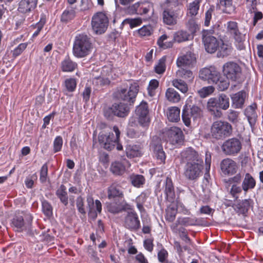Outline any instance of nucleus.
I'll return each mask as SVG.
<instances>
[{
	"label": "nucleus",
	"mask_w": 263,
	"mask_h": 263,
	"mask_svg": "<svg viewBox=\"0 0 263 263\" xmlns=\"http://www.w3.org/2000/svg\"><path fill=\"white\" fill-rule=\"evenodd\" d=\"M165 97L168 101L173 103H178L180 100V95L173 88H168L166 89Z\"/></svg>",
	"instance_id": "38"
},
{
	"label": "nucleus",
	"mask_w": 263,
	"mask_h": 263,
	"mask_svg": "<svg viewBox=\"0 0 263 263\" xmlns=\"http://www.w3.org/2000/svg\"><path fill=\"white\" fill-rule=\"evenodd\" d=\"M153 33V29L151 25H144L135 32V33L140 37L149 36Z\"/></svg>",
	"instance_id": "45"
},
{
	"label": "nucleus",
	"mask_w": 263,
	"mask_h": 263,
	"mask_svg": "<svg viewBox=\"0 0 263 263\" xmlns=\"http://www.w3.org/2000/svg\"><path fill=\"white\" fill-rule=\"evenodd\" d=\"M139 85L137 82H134L130 84L129 89L119 88L116 92V97L130 105L133 104L135 101L136 96L139 92Z\"/></svg>",
	"instance_id": "7"
},
{
	"label": "nucleus",
	"mask_w": 263,
	"mask_h": 263,
	"mask_svg": "<svg viewBox=\"0 0 263 263\" xmlns=\"http://www.w3.org/2000/svg\"><path fill=\"white\" fill-rule=\"evenodd\" d=\"M143 23V20L141 17H136V18H127L125 19L122 24H128L131 29L134 28L135 27L140 26L142 25Z\"/></svg>",
	"instance_id": "54"
},
{
	"label": "nucleus",
	"mask_w": 263,
	"mask_h": 263,
	"mask_svg": "<svg viewBox=\"0 0 263 263\" xmlns=\"http://www.w3.org/2000/svg\"><path fill=\"white\" fill-rule=\"evenodd\" d=\"M165 212V220L170 222H173L177 213V208L175 206L170 205L166 208Z\"/></svg>",
	"instance_id": "49"
},
{
	"label": "nucleus",
	"mask_w": 263,
	"mask_h": 263,
	"mask_svg": "<svg viewBox=\"0 0 263 263\" xmlns=\"http://www.w3.org/2000/svg\"><path fill=\"white\" fill-rule=\"evenodd\" d=\"M37 0H21L18 4V11L22 13L31 11L36 7Z\"/></svg>",
	"instance_id": "29"
},
{
	"label": "nucleus",
	"mask_w": 263,
	"mask_h": 263,
	"mask_svg": "<svg viewBox=\"0 0 263 263\" xmlns=\"http://www.w3.org/2000/svg\"><path fill=\"white\" fill-rule=\"evenodd\" d=\"M220 167L222 173L227 176H232L235 174L238 168L237 163L229 158L222 160L220 163Z\"/></svg>",
	"instance_id": "20"
},
{
	"label": "nucleus",
	"mask_w": 263,
	"mask_h": 263,
	"mask_svg": "<svg viewBox=\"0 0 263 263\" xmlns=\"http://www.w3.org/2000/svg\"><path fill=\"white\" fill-rule=\"evenodd\" d=\"M176 230L175 231L173 229H171L174 234H178L181 239L184 241L185 243L189 245L192 244V240L189 236L187 230L184 227H181L179 228L178 227H176Z\"/></svg>",
	"instance_id": "36"
},
{
	"label": "nucleus",
	"mask_w": 263,
	"mask_h": 263,
	"mask_svg": "<svg viewBox=\"0 0 263 263\" xmlns=\"http://www.w3.org/2000/svg\"><path fill=\"white\" fill-rule=\"evenodd\" d=\"M129 108L126 104L123 103H115L111 106L104 107L103 114L108 120H112L114 117L125 118L128 116Z\"/></svg>",
	"instance_id": "4"
},
{
	"label": "nucleus",
	"mask_w": 263,
	"mask_h": 263,
	"mask_svg": "<svg viewBox=\"0 0 263 263\" xmlns=\"http://www.w3.org/2000/svg\"><path fill=\"white\" fill-rule=\"evenodd\" d=\"M126 156L129 158L142 156V148L139 145L128 144L125 148Z\"/></svg>",
	"instance_id": "31"
},
{
	"label": "nucleus",
	"mask_w": 263,
	"mask_h": 263,
	"mask_svg": "<svg viewBox=\"0 0 263 263\" xmlns=\"http://www.w3.org/2000/svg\"><path fill=\"white\" fill-rule=\"evenodd\" d=\"M168 37V36L166 34H163L158 39L157 45L160 49H166L173 47L174 41H173V40L165 42Z\"/></svg>",
	"instance_id": "39"
},
{
	"label": "nucleus",
	"mask_w": 263,
	"mask_h": 263,
	"mask_svg": "<svg viewBox=\"0 0 263 263\" xmlns=\"http://www.w3.org/2000/svg\"><path fill=\"white\" fill-rule=\"evenodd\" d=\"M93 85L98 87H102L108 85L110 84V80L108 78L101 76L95 77L92 81Z\"/></svg>",
	"instance_id": "59"
},
{
	"label": "nucleus",
	"mask_w": 263,
	"mask_h": 263,
	"mask_svg": "<svg viewBox=\"0 0 263 263\" xmlns=\"http://www.w3.org/2000/svg\"><path fill=\"white\" fill-rule=\"evenodd\" d=\"M179 158L181 164H184L183 175L189 181H196L202 175L203 169V158L192 147H187L180 153Z\"/></svg>",
	"instance_id": "1"
},
{
	"label": "nucleus",
	"mask_w": 263,
	"mask_h": 263,
	"mask_svg": "<svg viewBox=\"0 0 263 263\" xmlns=\"http://www.w3.org/2000/svg\"><path fill=\"white\" fill-rule=\"evenodd\" d=\"M109 23L108 18L103 12L95 13L91 20V26L96 34H102L106 30Z\"/></svg>",
	"instance_id": "9"
},
{
	"label": "nucleus",
	"mask_w": 263,
	"mask_h": 263,
	"mask_svg": "<svg viewBox=\"0 0 263 263\" xmlns=\"http://www.w3.org/2000/svg\"><path fill=\"white\" fill-rule=\"evenodd\" d=\"M163 187L165 199L170 202H174L175 199V193L174 184L171 177H166L164 182Z\"/></svg>",
	"instance_id": "23"
},
{
	"label": "nucleus",
	"mask_w": 263,
	"mask_h": 263,
	"mask_svg": "<svg viewBox=\"0 0 263 263\" xmlns=\"http://www.w3.org/2000/svg\"><path fill=\"white\" fill-rule=\"evenodd\" d=\"M191 34L186 30H179L173 34V41L174 43H182L190 40Z\"/></svg>",
	"instance_id": "35"
},
{
	"label": "nucleus",
	"mask_w": 263,
	"mask_h": 263,
	"mask_svg": "<svg viewBox=\"0 0 263 263\" xmlns=\"http://www.w3.org/2000/svg\"><path fill=\"white\" fill-rule=\"evenodd\" d=\"M177 74L178 76L189 82L193 81L194 78L193 72L191 70L183 68H181L180 69L178 70L177 72Z\"/></svg>",
	"instance_id": "52"
},
{
	"label": "nucleus",
	"mask_w": 263,
	"mask_h": 263,
	"mask_svg": "<svg viewBox=\"0 0 263 263\" xmlns=\"http://www.w3.org/2000/svg\"><path fill=\"white\" fill-rule=\"evenodd\" d=\"M153 8V4L148 1L138 2L124 8V12L128 15L147 14Z\"/></svg>",
	"instance_id": "10"
},
{
	"label": "nucleus",
	"mask_w": 263,
	"mask_h": 263,
	"mask_svg": "<svg viewBox=\"0 0 263 263\" xmlns=\"http://www.w3.org/2000/svg\"><path fill=\"white\" fill-rule=\"evenodd\" d=\"M107 198L109 200H120L124 197V193L121 185L117 182L112 183L107 190Z\"/></svg>",
	"instance_id": "22"
},
{
	"label": "nucleus",
	"mask_w": 263,
	"mask_h": 263,
	"mask_svg": "<svg viewBox=\"0 0 263 263\" xmlns=\"http://www.w3.org/2000/svg\"><path fill=\"white\" fill-rule=\"evenodd\" d=\"M256 108L257 104L254 103L247 107L245 110V115L251 125L254 124L256 122L257 118Z\"/></svg>",
	"instance_id": "32"
},
{
	"label": "nucleus",
	"mask_w": 263,
	"mask_h": 263,
	"mask_svg": "<svg viewBox=\"0 0 263 263\" xmlns=\"http://www.w3.org/2000/svg\"><path fill=\"white\" fill-rule=\"evenodd\" d=\"M63 143V138L61 136H58L55 138L53 143V152L54 153H58L61 151Z\"/></svg>",
	"instance_id": "61"
},
{
	"label": "nucleus",
	"mask_w": 263,
	"mask_h": 263,
	"mask_svg": "<svg viewBox=\"0 0 263 263\" xmlns=\"http://www.w3.org/2000/svg\"><path fill=\"white\" fill-rule=\"evenodd\" d=\"M65 84L67 90L69 92L73 91L77 86L76 80L74 78L67 79L65 81Z\"/></svg>",
	"instance_id": "64"
},
{
	"label": "nucleus",
	"mask_w": 263,
	"mask_h": 263,
	"mask_svg": "<svg viewBox=\"0 0 263 263\" xmlns=\"http://www.w3.org/2000/svg\"><path fill=\"white\" fill-rule=\"evenodd\" d=\"M167 141L172 145H181L184 142V135L181 129L176 126L168 129L165 133Z\"/></svg>",
	"instance_id": "15"
},
{
	"label": "nucleus",
	"mask_w": 263,
	"mask_h": 263,
	"mask_svg": "<svg viewBox=\"0 0 263 263\" xmlns=\"http://www.w3.org/2000/svg\"><path fill=\"white\" fill-rule=\"evenodd\" d=\"M124 226L131 231H136L140 228V221L135 211L127 212L124 218Z\"/></svg>",
	"instance_id": "19"
},
{
	"label": "nucleus",
	"mask_w": 263,
	"mask_h": 263,
	"mask_svg": "<svg viewBox=\"0 0 263 263\" xmlns=\"http://www.w3.org/2000/svg\"><path fill=\"white\" fill-rule=\"evenodd\" d=\"M93 49V43L90 35L85 33L77 34L74 39L72 52L78 58H83L89 55Z\"/></svg>",
	"instance_id": "2"
},
{
	"label": "nucleus",
	"mask_w": 263,
	"mask_h": 263,
	"mask_svg": "<svg viewBox=\"0 0 263 263\" xmlns=\"http://www.w3.org/2000/svg\"><path fill=\"white\" fill-rule=\"evenodd\" d=\"M113 130L115 133V136L113 133L108 134L100 133L98 136L99 144L107 151L113 149L120 138V132L118 126H114Z\"/></svg>",
	"instance_id": "6"
},
{
	"label": "nucleus",
	"mask_w": 263,
	"mask_h": 263,
	"mask_svg": "<svg viewBox=\"0 0 263 263\" xmlns=\"http://www.w3.org/2000/svg\"><path fill=\"white\" fill-rule=\"evenodd\" d=\"M219 81L217 83H214V84L217 85V89L219 91H224L227 89L229 86V82L227 78L226 79L222 78L221 75L220 76Z\"/></svg>",
	"instance_id": "60"
},
{
	"label": "nucleus",
	"mask_w": 263,
	"mask_h": 263,
	"mask_svg": "<svg viewBox=\"0 0 263 263\" xmlns=\"http://www.w3.org/2000/svg\"><path fill=\"white\" fill-rule=\"evenodd\" d=\"M28 45V43H21L13 50H11V53L12 54V59H15L17 57L20 56L26 49Z\"/></svg>",
	"instance_id": "55"
},
{
	"label": "nucleus",
	"mask_w": 263,
	"mask_h": 263,
	"mask_svg": "<svg viewBox=\"0 0 263 263\" xmlns=\"http://www.w3.org/2000/svg\"><path fill=\"white\" fill-rule=\"evenodd\" d=\"M241 143L236 138L229 139L223 142L221 149L223 153L227 156H235L241 149Z\"/></svg>",
	"instance_id": "12"
},
{
	"label": "nucleus",
	"mask_w": 263,
	"mask_h": 263,
	"mask_svg": "<svg viewBox=\"0 0 263 263\" xmlns=\"http://www.w3.org/2000/svg\"><path fill=\"white\" fill-rule=\"evenodd\" d=\"M48 178V165L46 163L44 164L40 172V180L42 183L46 182Z\"/></svg>",
	"instance_id": "63"
},
{
	"label": "nucleus",
	"mask_w": 263,
	"mask_h": 263,
	"mask_svg": "<svg viewBox=\"0 0 263 263\" xmlns=\"http://www.w3.org/2000/svg\"><path fill=\"white\" fill-rule=\"evenodd\" d=\"M196 62L195 54L191 52H187L185 54L179 57L176 61L178 67H190Z\"/></svg>",
	"instance_id": "25"
},
{
	"label": "nucleus",
	"mask_w": 263,
	"mask_h": 263,
	"mask_svg": "<svg viewBox=\"0 0 263 263\" xmlns=\"http://www.w3.org/2000/svg\"><path fill=\"white\" fill-rule=\"evenodd\" d=\"M220 73L214 66L202 68L199 72V77L200 79L207 81L210 84L217 83L220 80Z\"/></svg>",
	"instance_id": "14"
},
{
	"label": "nucleus",
	"mask_w": 263,
	"mask_h": 263,
	"mask_svg": "<svg viewBox=\"0 0 263 263\" xmlns=\"http://www.w3.org/2000/svg\"><path fill=\"white\" fill-rule=\"evenodd\" d=\"M253 201L250 199L239 200L235 204L234 210L238 214L246 216Z\"/></svg>",
	"instance_id": "28"
},
{
	"label": "nucleus",
	"mask_w": 263,
	"mask_h": 263,
	"mask_svg": "<svg viewBox=\"0 0 263 263\" xmlns=\"http://www.w3.org/2000/svg\"><path fill=\"white\" fill-rule=\"evenodd\" d=\"M159 82L156 79L151 80L147 87L148 94L151 97H153L156 95V89L159 87Z\"/></svg>",
	"instance_id": "56"
},
{
	"label": "nucleus",
	"mask_w": 263,
	"mask_h": 263,
	"mask_svg": "<svg viewBox=\"0 0 263 263\" xmlns=\"http://www.w3.org/2000/svg\"><path fill=\"white\" fill-rule=\"evenodd\" d=\"M246 98V93L244 91H241L234 94L232 97V100L233 104L236 108H241L244 104Z\"/></svg>",
	"instance_id": "37"
},
{
	"label": "nucleus",
	"mask_w": 263,
	"mask_h": 263,
	"mask_svg": "<svg viewBox=\"0 0 263 263\" xmlns=\"http://www.w3.org/2000/svg\"><path fill=\"white\" fill-rule=\"evenodd\" d=\"M180 109L176 106L168 109L167 117L168 120L173 122H177L180 120Z\"/></svg>",
	"instance_id": "40"
},
{
	"label": "nucleus",
	"mask_w": 263,
	"mask_h": 263,
	"mask_svg": "<svg viewBox=\"0 0 263 263\" xmlns=\"http://www.w3.org/2000/svg\"><path fill=\"white\" fill-rule=\"evenodd\" d=\"M161 246H162L161 245ZM168 256V253L167 250L162 247L161 249L158 252V259L161 263H167V259Z\"/></svg>",
	"instance_id": "62"
},
{
	"label": "nucleus",
	"mask_w": 263,
	"mask_h": 263,
	"mask_svg": "<svg viewBox=\"0 0 263 263\" xmlns=\"http://www.w3.org/2000/svg\"><path fill=\"white\" fill-rule=\"evenodd\" d=\"M56 195L60 199L61 202L65 206L68 203V195L66 187L62 184L56 191Z\"/></svg>",
	"instance_id": "44"
},
{
	"label": "nucleus",
	"mask_w": 263,
	"mask_h": 263,
	"mask_svg": "<svg viewBox=\"0 0 263 263\" xmlns=\"http://www.w3.org/2000/svg\"><path fill=\"white\" fill-rule=\"evenodd\" d=\"M12 223L17 231L22 232L27 229V226L24 222V218L21 216H15L12 220Z\"/></svg>",
	"instance_id": "46"
},
{
	"label": "nucleus",
	"mask_w": 263,
	"mask_h": 263,
	"mask_svg": "<svg viewBox=\"0 0 263 263\" xmlns=\"http://www.w3.org/2000/svg\"><path fill=\"white\" fill-rule=\"evenodd\" d=\"M232 132V125L226 121L221 120L214 122L211 128L212 138L217 140L222 139L230 136Z\"/></svg>",
	"instance_id": "5"
},
{
	"label": "nucleus",
	"mask_w": 263,
	"mask_h": 263,
	"mask_svg": "<svg viewBox=\"0 0 263 263\" xmlns=\"http://www.w3.org/2000/svg\"><path fill=\"white\" fill-rule=\"evenodd\" d=\"M130 166V164L127 160H125L123 162L115 161L111 163L110 171L115 175H122L125 173L126 167Z\"/></svg>",
	"instance_id": "26"
},
{
	"label": "nucleus",
	"mask_w": 263,
	"mask_h": 263,
	"mask_svg": "<svg viewBox=\"0 0 263 263\" xmlns=\"http://www.w3.org/2000/svg\"><path fill=\"white\" fill-rule=\"evenodd\" d=\"M148 112V104L146 102L142 101L136 108L135 114L138 123L143 127L148 126L150 122Z\"/></svg>",
	"instance_id": "16"
},
{
	"label": "nucleus",
	"mask_w": 263,
	"mask_h": 263,
	"mask_svg": "<svg viewBox=\"0 0 263 263\" xmlns=\"http://www.w3.org/2000/svg\"><path fill=\"white\" fill-rule=\"evenodd\" d=\"M226 29L227 34L232 36L235 43L239 44V49H242L244 36L239 30L238 23L234 21L228 22Z\"/></svg>",
	"instance_id": "17"
},
{
	"label": "nucleus",
	"mask_w": 263,
	"mask_h": 263,
	"mask_svg": "<svg viewBox=\"0 0 263 263\" xmlns=\"http://www.w3.org/2000/svg\"><path fill=\"white\" fill-rule=\"evenodd\" d=\"M75 17L76 11L74 9H66L62 13L60 20L62 23L67 24L73 20Z\"/></svg>",
	"instance_id": "43"
},
{
	"label": "nucleus",
	"mask_w": 263,
	"mask_h": 263,
	"mask_svg": "<svg viewBox=\"0 0 263 263\" xmlns=\"http://www.w3.org/2000/svg\"><path fill=\"white\" fill-rule=\"evenodd\" d=\"M129 180L132 184L137 188L142 187L145 182V179L143 175L135 174L129 176Z\"/></svg>",
	"instance_id": "42"
},
{
	"label": "nucleus",
	"mask_w": 263,
	"mask_h": 263,
	"mask_svg": "<svg viewBox=\"0 0 263 263\" xmlns=\"http://www.w3.org/2000/svg\"><path fill=\"white\" fill-rule=\"evenodd\" d=\"M197 222V219L195 216L192 217H179L175 222L170 226L171 229L174 231L176 230V228L178 227L179 225L183 227L196 226Z\"/></svg>",
	"instance_id": "24"
},
{
	"label": "nucleus",
	"mask_w": 263,
	"mask_h": 263,
	"mask_svg": "<svg viewBox=\"0 0 263 263\" xmlns=\"http://www.w3.org/2000/svg\"><path fill=\"white\" fill-rule=\"evenodd\" d=\"M166 56L164 55L158 61V63L155 66V72L159 74H163L166 70Z\"/></svg>",
	"instance_id": "50"
},
{
	"label": "nucleus",
	"mask_w": 263,
	"mask_h": 263,
	"mask_svg": "<svg viewBox=\"0 0 263 263\" xmlns=\"http://www.w3.org/2000/svg\"><path fill=\"white\" fill-rule=\"evenodd\" d=\"M212 30H203L202 32V42L206 52L213 53L218 49L219 42L214 36Z\"/></svg>",
	"instance_id": "11"
},
{
	"label": "nucleus",
	"mask_w": 263,
	"mask_h": 263,
	"mask_svg": "<svg viewBox=\"0 0 263 263\" xmlns=\"http://www.w3.org/2000/svg\"><path fill=\"white\" fill-rule=\"evenodd\" d=\"M255 185V179L250 174L246 173L241 184L242 190L245 192H247L249 190L253 189Z\"/></svg>",
	"instance_id": "33"
},
{
	"label": "nucleus",
	"mask_w": 263,
	"mask_h": 263,
	"mask_svg": "<svg viewBox=\"0 0 263 263\" xmlns=\"http://www.w3.org/2000/svg\"><path fill=\"white\" fill-rule=\"evenodd\" d=\"M203 111L200 107L196 105H191L186 103L183 106L182 112V119L186 126L191 125V119L193 120L200 118L202 116Z\"/></svg>",
	"instance_id": "8"
},
{
	"label": "nucleus",
	"mask_w": 263,
	"mask_h": 263,
	"mask_svg": "<svg viewBox=\"0 0 263 263\" xmlns=\"http://www.w3.org/2000/svg\"><path fill=\"white\" fill-rule=\"evenodd\" d=\"M42 210L44 215L50 218L53 215V208L51 204L46 200L42 201Z\"/></svg>",
	"instance_id": "51"
},
{
	"label": "nucleus",
	"mask_w": 263,
	"mask_h": 263,
	"mask_svg": "<svg viewBox=\"0 0 263 263\" xmlns=\"http://www.w3.org/2000/svg\"><path fill=\"white\" fill-rule=\"evenodd\" d=\"M218 48L219 51L217 53V56L222 58L229 55L231 53L232 49L231 46L225 44L223 42L221 44H219Z\"/></svg>",
	"instance_id": "48"
},
{
	"label": "nucleus",
	"mask_w": 263,
	"mask_h": 263,
	"mask_svg": "<svg viewBox=\"0 0 263 263\" xmlns=\"http://www.w3.org/2000/svg\"><path fill=\"white\" fill-rule=\"evenodd\" d=\"M172 85L182 93H186L188 91L187 84L181 79H176L173 80Z\"/></svg>",
	"instance_id": "53"
},
{
	"label": "nucleus",
	"mask_w": 263,
	"mask_h": 263,
	"mask_svg": "<svg viewBox=\"0 0 263 263\" xmlns=\"http://www.w3.org/2000/svg\"><path fill=\"white\" fill-rule=\"evenodd\" d=\"M150 149L152 151L155 158L160 164H164L166 159V154L163 151L161 141L158 137H153L149 145Z\"/></svg>",
	"instance_id": "13"
},
{
	"label": "nucleus",
	"mask_w": 263,
	"mask_h": 263,
	"mask_svg": "<svg viewBox=\"0 0 263 263\" xmlns=\"http://www.w3.org/2000/svg\"><path fill=\"white\" fill-rule=\"evenodd\" d=\"M220 7H223L224 13L230 14L233 10L232 0H218Z\"/></svg>",
	"instance_id": "57"
},
{
	"label": "nucleus",
	"mask_w": 263,
	"mask_h": 263,
	"mask_svg": "<svg viewBox=\"0 0 263 263\" xmlns=\"http://www.w3.org/2000/svg\"><path fill=\"white\" fill-rule=\"evenodd\" d=\"M151 192L149 190H146L142 192L136 198L135 202L136 203L137 208L140 212H142L144 211L143 204L146 202Z\"/></svg>",
	"instance_id": "34"
},
{
	"label": "nucleus",
	"mask_w": 263,
	"mask_h": 263,
	"mask_svg": "<svg viewBox=\"0 0 263 263\" xmlns=\"http://www.w3.org/2000/svg\"><path fill=\"white\" fill-rule=\"evenodd\" d=\"M77 63L73 61L69 56L65 57V58L61 63V69L64 72H73L77 68Z\"/></svg>",
	"instance_id": "30"
},
{
	"label": "nucleus",
	"mask_w": 263,
	"mask_h": 263,
	"mask_svg": "<svg viewBox=\"0 0 263 263\" xmlns=\"http://www.w3.org/2000/svg\"><path fill=\"white\" fill-rule=\"evenodd\" d=\"M215 88L213 86L203 87L198 91V93L201 98H204L214 92Z\"/></svg>",
	"instance_id": "58"
},
{
	"label": "nucleus",
	"mask_w": 263,
	"mask_h": 263,
	"mask_svg": "<svg viewBox=\"0 0 263 263\" xmlns=\"http://www.w3.org/2000/svg\"><path fill=\"white\" fill-rule=\"evenodd\" d=\"M223 72L228 79L235 81L240 77L241 69L237 63L229 62L223 65Z\"/></svg>",
	"instance_id": "18"
},
{
	"label": "nucleus",
	"mask_w": 263,
	"mask_h": 263,
	"mask_svg": "<svg viewBox=\"0 0 263 263\" xmlns=\"http://www.w3.org/2000/svg\"><path fill=\"white\" fill-rule=\"evenodd\" d=\"M106 208L109 212L113 214L119 213L122 210L120 200H116L114 202H107Z\"/></svg>",
	"instance_id": "47"
},
{
	"label": "nucleus",
	"mask_w": 263,
	"mask_h": 263,
	"mask_svg": "<svg viewBox=\"0 0 263 263\" xmlns=\"http://www.w3.org/2000/svg\"><path fill=\"white\" fill-rule=\"evenodd\" d=\"M230 106L229 98L224 94H221L218 99L211 98L207 103V109L211 115L220 118L222 113L220 109H227Z\"/></svg>",
	"instance_id": "3"
},
{
	"label": "nucleus",
	"mask_w": 263,
	"mask_h": 263,
	"mask_svg": "<svg viewBox=\"0 0 263 263\" xmlns=\"http://www.w3.org/2000/svg\"><path fill=\"white\" fill-rule=\"evenodd\" d=\"M46 23V17L45 15H41L39 21L35 24H32L29 28L30 31H33L31 36V40L33 41L34 39L40 34L43 30L45 25Z\"/></svg>",
	"instance_id": "27"
},
{
	"label": "nucleus",
	"mask_w": 263,
	"mask_h": 263,
	"mask_svg": "<svg viewBox=\"0 0 263 263\" xmlns=\"http://www.w3.org/2000/svg\"><path fill=\"white\" fill-rule=\"evenodd\" d=\"M200 2V0H194L193 2L189 4L187 6L186 12V14L188 16L193 17L198 14Z\"/></svg>",
	"instance_id": "41"
},
{
	"label": "nucleus",
	"mask_w": 263,
	"mask_h": 263,
	"mask_svg": "<svg viewBox=\"0 0 263 263\" xmlns=\"http://www.w3.org/2000/svg\"><path fill=\"white\" fill-rule=\"evenodd\" d=\"M179 8H177L174 10L171 9L165 10L163 12V20L165 24L168 25H173L177 24V19L180 15H182Z\"/></svg>",
	"instance_id": "21"
}]
</instances>
